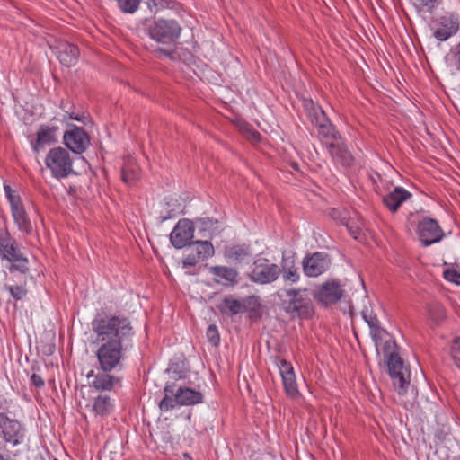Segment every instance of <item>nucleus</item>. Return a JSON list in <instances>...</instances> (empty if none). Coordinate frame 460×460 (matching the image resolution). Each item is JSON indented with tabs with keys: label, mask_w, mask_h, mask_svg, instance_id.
<instances>
[{
	"label": "nucleus",
	"mask_w": 460,
	"mask_h": 460,
	"mask_svg": "<svg viewBox=\"0 0 460 460\" xmlns=\"http://www.w3.org/2000/svg\"><path fill=\"white\" fill-rule=\"evenodd\" d=\"M121 177L124 182L133 183L139 177V168L132 161L127 162L122 167Z\"/></svg>",
	"instance_id": "c756f323"
},
{
	"label": "nucleus",
	"mask_w": 460,
	"mask_h": 460,
	"mask_svg": "<svg viewBox=\"0 0 460 460\" xmlns=\"http://www.w3.org/2000/svg\"><path fill=\"white\" fill-rule=\"evenodd\" d=\"M383 354L394 385L397 388L399 394H403L405 385H409L410 380L403 360L399 355L396 342L390 338L387 339L383 345Z\"/></svg>",
	"instance_id": "f03ea898"
},
{
	"label": "nucleus",
	"mask_w": 460,
	"mask_h": 460,
	"mask_svg": "<svg viewBox=\"0 0 460 460\" xmlns=\"http://www.w3.org/2000/svg\"><path fill=\"white\" fill-rule=\"evenodd\" d=\"M31 383L36 387H42L44 385V381L40 376L37 374H32L31 376Z\"/></svg>",
	"instance_id": "a18cd8bd"
},
{
	"label": "nucleus",
	"mask_w": 460,
	"mask_h": 460,
	"mask_svg": "<svg viewBox=\"0 0 460 460\" xmlns=\"http://www.w3.org/2000/svg\"><path fill=\"white\" fill-rule=\"evenodd\" d=\"M155 53L156 54H161V55H164L166 57H168L170 59L172 60H174L176 59V57H175V51L174 50H172V49H162V48H156L155 50H154Z\"/></svg>",
	"instance_id": "c03bdc74"
},
{
	"label": "nucleus",
	"mask_w": 460,
	"mask_h": 460,
	"mask_svg": "<svg viewBox=\"0 0 460 460\" xmlns=\"http://www.w3.org/2000/svg\"><path fill=\"white\" fill-rule=\"evenodd\" d=\"M330 215L334 220L348 226L349 217H348V212L345 209L333 208L331 211Z\"/></svg>",
	"instance_id": "e433bc0d"
},
{
	"label": "nucleus",
	"mask_w": 460,
	"mask_h": 460,
	"mask_svg": "<svg viewBox=\"0 0 460 460\" xmlns=\"http://www.w3.org/2000/svg\"><path fill=\"white\" fill-rule=\"evenodd\" d=\"M326 148L335 164H339L344 167H349L353 164L354 157L348 149L342 137L336 141L327 142Z\"/></svg>",
	"instance_id": "f3484780"
},
{
	"label": "nucleus",
	"mask_w": 460,
	"mask_h": 460,
	"mask_svg": "<svg viewBox=\"0 0 460 460\" xmlns=\"http://www.w3.org/2000/svg\"><path fill=\"white\" fill-rule=\"evenodd\" d=\"M45 164L51 175L58 180L67 178L75 173L70 154L61 146L53 147L48 152Z\"/></svg>",
	"instance_id": "39448f33"
},
{
	"label": "nucleus",
	"mask_w": 460,
	"mask_h": 460,
	"mask_svg": "<svg viewBox=\"0 0 460 460\" xmlns=\"http://www.w3.org/2000/svg\"><path fill=\"white\" fill-rule=\"evenodd\" d=\"M370 334L375 342L376 350L378 351V348L381 346L383 347L385 344V341H386L385 338L388 336V333L380 326V324H378L370 329Z\"/></svg>",
	"instance_id": "72a5a7b5"
},
{
	"label": "nucleus",
	"mask_w": 460,
	"mask_h": 460,
	"mask_svg": "<svg viewBox=\"0 0 460 460\" xmlns=\"http://www.w3.org/2000/svg\"><path fill=\"white\" fill-rule=\"evenodd\" d=\"M427 310L430 320L436 325H438L442 321L446 319V309L441 304L438 302H432L429 304L427 306Z\"/></svg>",
	"instance_id": "c85d7f7f"
},
{
	"label": "nucleus",
	"mask_w": 460,
	"mask_h": 460,
	"mask_svg": "<svg viewBox=\"0 0 460 460\" xmlns=\"http://www.w3.org/2000/svg\"><path fill=\"white\" fill-rule=\"evenodd\" d=\"M456 58L457 64H458V66L460 69V43L456 47Z\"/></svg>",
	"instance_id": "3c124183"
},
{
	"label": "nucleus",
	"mask_w": 460,
	"mask_h": 460,
	"mask_svg": "<svg viewBox=\"0 0 460 460\" xmlns=\"http://www.w3.org/2000/svg\"><path fill=\"white\" fill-rule=\"evenodd\" d=\"M49 460H58L57 458L49 457Z\"/></svg>",
	"instance_id": "864d4df0"
},
{
	"label": "nucleus",
	"mask_w": 460,
	"mask_h": 460,
	"mask_svg": "<svg viewBox=\"0 0 460 460\" xmlns=\"http://www.w3.org/2000/svg\"><path fill=\"white\" fill-rule=\"evenodd\" d=\"M147 4L151 10L158 11L170 7L171 0H147Z\"/></svg>",
	"instance_id": "a19ab883"
},
{
	"label": "nucleus",
	"mask_w": 460,
	"mask_h": 460,
	"mask_svg": "<svg viewBox=\"0 0 460 460\" xmlns=\"http://www.w3.org/2000/svg\"><path fill=\"white\" fill-rule=\"evenodd\" d=\"M110 372H102L94 375L93 370H91L86 375L87 378L93 377L91 386L97 391H111L117 386L121 385V378L109 374Z\"/></svg>",
	"instance_id": "a211bd4d"
},
{
	"label": "nucleus",
	"mask_w": 460,
	"mask_h": 460,
	"mask_svg": "<svg viewBox=\"0 0 460 460\" xmlns=\"http://www.w3.org/2000/svg\"><path fill=\"white\" fill-rule=\"evenodd\" d=\"M12 216L20 231L30 235L33 233V226L22 201L11 206Z\"/></svg>",
	"instance_id": "5701e85b"
},
{
	"label": "nucleus",
	"mask_w": 460,
	"mask_h": 460,
	"mask_svg": "<svg viewBox=\"0 0 460 460\" xmlns=\"http://www.w3.org/2000/svg\"><path fill=\"white\" fill-rule=\"evenodd\" d=\"M343 293L341 283L332 279L317 286L313 296L319 305L326 307L337 303Z\"/></svg>",
	"instance_id": "9d476101"
},
{
	"label": "nucleus",
	"mask_w": 460,
	"mask_h": 460,
	"mask_svg": "<svg viewBox=\"0 0 460 460\" xmlns=\"http://www.w3.org/2000/svg\"><path fill=\"white\" fill-rule=\"evenodd\" d=\"M0 437L5 443L16 447L24 442L26 429L18 420L0 412Z\"/></svg>",
	"instance_id": "6e6552de"
},
{
	"label": "nucleus",
	"mask_w": 460,
	"mask_h": 460,
	"mask_svg": "<svg viewBox=\"0 0 460 460\" xmlns=\"http://www.w3.org/2000/svg\"><path fill=\"white\" fill-rule=\"evenodd\" d=\"M279 373L282 378L285 393L290 399H297L300 393L297 388L296 375L291 363L285 359H279L278 363Z\"/></svg>",
	"instance_id": "dca6fc26"
},
{
	"label": "nucleus",
	"mask_w": 460,
	"mask_h": 460,
	"mask_svg": "<svg viewBox=\"0 0 460 460\" xmlns=\"http://www.w3.org/2000/svg\"><path fill=\"white\" fill-rule=\"evenodd\" d=\"M119 7L123 13H135L140 4V0H116Z\"/></svg>",
	"instance_id": "c9c22d12"
},
{
	"label": "nucleus",
	"mask_w": 460,
	"mask_h": 460,
	"mask_svg": "<svg viewBox=\"0 0 460 460\" xmlns=\"http://www.w3.org/2000/svg\"><path fill=\"white\" fill-rule=\"evenodd\" d=\"M362 316L370 329L380 324L378 318L376 314H373L372 311H368L367 309L364 310L362 312Z\"/></svg>",
	"instance_id": "ea45409f"
},
{
	"label": "nucleus",
	"mask_w": 460,
	"mask_h": 460,
	"mask_svg": "<svg viewBox=\"0 0 460 460\" xmlns=\"http://www.w3.org/2000/svg\"><path fill=\"white\" fill-rule=\"evenodd\" d=\"M0 460H6L3 454L0 453Z\"/></svg>",
	"instance_id": "603ef678"
},
{
	"label": "nucleus",
	"mask_w": 460,
	"mask_h": 460,
	"mask_svg": "<svg viewBox=\"0 0 460 460\" xmlns=\"http://www.w3.org/2000/svg\"><path fill=\"white\" fill-rule=\"evenodd\" d=\"M261 137V134L258 131H252L248 136L249 140L254 143L260 142Z\"/></svg>",
	"instance_id": "09e8293b"
},
{
	"label": "nucleus",
	"mask_w": 460,
	"mask_h": 460,
	"mask_svg": "<svg viewBox=\"0 0 460 460\" xmlns=\"http://www.w3.org/2000/svg\"><path fill=\"white\" fill-rule=\"evenodd\" d=\"M451 355L456 366L460 368V337L454 340L451 348Z\"/></svg>",
	"instance_id": "58836bf2"
},
{
	"label": "nucleus",
	"mask_w": 460,
	"mask_h": 460,
	"mask_svg": "<svg viewBox=\"0 0 460 460\" xmlns=\"http://www.w3.org/2000/svg\"><path fill=\"white\" fill-rule=\"evenodd\" d=\"M281 269L283 271L284 281L296 283L299 280L300 275L298 272V268L296 267L293 262L291 265L282 264Z\"/></svg>",
	"instance_id": "473e14b6"
},
{
	"label": "nucleus",
	"mask_w": 460,
	"mask_h": 460,
	"mask_svg": "<svg viewBox=\"0 0 460 460\" xmlns=\"http://www.w3.org/2000/svg\"><path fill=\"white\" fill-rule=\"evenodd\" d=\"M444 278L451 282L460 285V273L454 269H447L444 271Z\"/></svg>",
	"instance_id": "37998d69"
},
{
	"label": "nucleus",
	"mask_w": 460,
	"mask_h": 460,
	"mask_svg": "<svg viewBox=\"0 0 460 460\" xmlns=\"http://www.w3.org/2000/svg\"><path fill=\"white\" fill-rule=\"evenodd\" d=\"M207 338L210 341V343L214 346H217L220 341V336L216 325H209L207 329L206 332Z\"/></svg>",
	"instance_id": "4c0bfd02"
},
{
	"label": "nucleus",
	"mask_w": 460,
	"mask_h": 460,
	"mask_svg": "<svg viewBox=\"0 0 460 460\" xmlns=\"http://www.w3.org/2000/svg\"><path fill=\"white\" fill-rule=\"evenodd\" d=\"M283 310L293 317L310 319L314 314V304L307 288H288L284 290Z\"/></svg>",
	"instance_id": "7ed1b4c3"
},
{
	"label": "nucleus",
	"mask_w": 460,
	"mask_h": 460,
	"mask_svg": "<svg viewBox=\"0 0 460 460\" xmlns=\"http://www.w3.org/2000/svg\"><path fill=\"white\" fill-rule=\"evenodd\" d=\"M440 28L434 31V37L444 41L449 39L452 35L456 34L459 29L458 19L453 14L444 15L440 17Z\"/></svg>",
	"instance_id": "412c9836"
},
{
	"label": "nucleus",
	"mask_w": 460,
	"mask_h": 460,
	"mask_svg": "<svg viewBox=\"0 0 460 460\" xmlns=\"http://www.w3.org/2000/svg\"><path fill=\"white\" fill-rule=\"evenodd\" d=\"M349 231L350 232L351 235L355 238V239H358V234H359V229L358 228H356V229H353L352 227L350 226H347Z\"/></svg>",
	"instance_id": "8fccbe9b"
},
{
	"label": "nucleus",
	"mask_w": 460,
	"mask_h": 460,
	"mask_svg": "<svg viewBox=\"0 0 460 460\" xmlns=\"http://www.w3.org/2000/svg\"><path fill=\"white\" fill-rule=\"evenodd\" d=\"M281 269L275 263H271L266 258H259L252 263L251 271L248 273V278L251 281L266 285L270 284L278 279Z\"/></svg>",
	"instance_id": "0eeeda50"
},
{
	"label": "nucleus",
	"mask_w": 460,
	"mask_h": 460,
	"mask_svg": "<svg viewBox=\"0 0 460 460\" xmlns=\"http://www.w3.org/2000/svg\"><path fill=\"white\" fill-rule=\"evenodd\" d=\"M4 288L9 291L12 297L16 301L23 299L28 293L25 284L4 285Z\"/></svg>",
	"instance_id": "f704fd0d"
},
{
	"label": "nucleus",
	"mask_w": 460,
	"mask_h": 460,
	"mask_svg": "<svg viewBox=\"0 0 460 460\" xmlns=\"http://www.w3.org/2000/svg\"><path fill=\"white\" fill-rule=\"evenodd\" d=\"M58 130L57 126L40 125L36 134V139L31 142L32 149L39 153L46 145L56 143Z\"/></svg>",
	"instance_id": "aec40b11"
},
{
	"label": "nucleus",
	"mask_w": 460,
	"mask_h": 460,
	"mask_svg": "<svg viewBox=\"0 0 460 460\" xmlns=\"http://www.w3.org/2000/svg\"><path fill=\"white\" fill-rule=\"evenodd\" d=\"M304 273L310 278H315L327 271L331 265L329 255L325 252H314L303 260Z\"/></svg>",
	"instance_id": "f8f14e48"
},
{
	"label": "nucleus",
	"mask_w": 460,
	"mask_h": 460,
	"mask_svg": "<svg viewBox=\"0 0 460 460\" xmlns=\"http://www.w3.org/2000/svg\"><path fill=\"white\" fill-rule=\"evenodd\" d=\"M224 256L228 261L235 264H240L251 259L252 252L250 246L247 244H234L225 248Z\"/></svg>",
	"instance_id": "b1692460"
},
{
	"label": "nucleus",
	"mask_w": 460,
	"mask_h": 460,
	"mask_svg": "<svg viewBox=\"0 0 460 460\" xmlns=\"http://www.w3.org/2000/svg\"><path fill=\"white\" fill-rule=\"evenodd\" d=\"M411 193L402 187H395L393 191L383 197L384 205L393 213L396 212L400 206L411 198Z\"/></svg>",
	"instance_id": "4be33fe9"
},
{
	"label": "nucleus",
	"mask_w": 460,
	"mask_h": 460,
	"mask_svg": "<svg viewBox=\"0 0 460 460\" xmlns=\"http://www.w3.org/2000/svg\"><path fill=\"white\" fill-rule=\"evenodd\" d=\"M55 49H57L58 60L64 66L69 67L77 62L80 51L76 45L62 40L58 42Z\"/></svg>",
	"instance_id": "6ab92c4d"
},
{
	"label": "nucleus",
	"mask_w": 460,
	"mask_h": 460,
	"mask_svg": "<svg viewBox=\"0 0 460 460\" xmlns=\"http://www.w3.org/2000/svg\"><path fill=\"white\" fill-rule=\"evenodd\" d=\"M419 3L422 7H427L430 10L438 4V0H419Z\"/></svg>",
	"instance_id": "49530a36"
},
{
	"label": "nucleus",
	"mask_w": 460,
	"mask_h": 460,
	"mask_svg": "<svg viewBox=\"0 0 460 460\" xmlns=\"http://www.w3.org/2000/svg\"><path fill=\"white\" fill-rule=\"evenodd\" d=\"M65 119H66V116H65ZM67 119L77 120V121H82L84 123L87 117H85L84 115L79 116L78 114L72 112V113H67Z\"/></svg>",
	"instance_id": "de8ad7c7"
},
{
	"label": "nucleus",
	"mask_w": 460,
	"mask_h": 460,
	"mask_svg": "<svg viewBox=\"0 0 460 460\" xmlns=\"http://www.w3.org/2000/svg\"><path fill=\"white\" fill-rule=\"evenodd\" d=\"M194 235V225L192 221L183 218L178 221L170 234L172 244L176 249H181L187 245H190L191 239Z\"/></svg>",
	"instance_id": "ddd939ff"
},
{
	"label": "nucleus",
	"mask_w": 460,
	"mask_h": 460,
	"mask_svg": "<svg viewBox=\"0 0 460 460\" xmlns=\"http://www.w3.org/2000/svg\"><path fill=\"white\" fill-rule=\"evenodd\" d=\"M188 250V254L182 260L184 268L193 267L201 261H206L215 253L213 244L209 241H195Z\"/></svg>",
	"instance_id": "9b49d317"
},
{
	"label": "nucleus",
	"mask_w": 460,
	"mask_h": 460,
	"mask_svg": "<svg viewBox=\"0 0 460 460\" xmlns=\"http://www.w3.org/2000/svg\"><path fill=\"white\" fill-rule=\"evenodd\" d=\"M92 328L96 334V341L100 344L95 353L100 369L111 372L122 368L123 352L126 349L123 342L134 333L128 319L99 316L93 320Z\"/></svg>",
	"instance_id": "f257e3e1"
},
{
	"label": "nucleus",
	"mask_w": 460,
	"mask_h": 460,
	"mask_svg": "<svg viewBox=\"0 0 460 460\" xmlns=\"http://www.w3.org/2000/svg\"><path fill=\"white\" fill-rule=\"evenodd\" d=\"M210 273L216 276V282L224 286H234L238 283V272L235 269L226 266H212Z\"/></svg>",
	"instance_id": "393cba45"
},
{
	"label": "nucleus",
	"mask_w": 460,
	"mask_h": 460,
	"mask_svg": "<svg viewBox=\"0 0 460 460\" xmlns=\"http://www.w3.org/2000/svg\"><path fill=\"white\" fill-rule=\"evenodd\" d=\"M418 233L420 241L424 246L438 243L444 236V232L438 221L429 217L424 218L419 223Z\"/></svg>",
	"instance_id": "2eb2a0df"
},
{
	"label": "nucleus",
	"mask_w": 460,
	"mask_h": 460,
	"mask_svg": "<svg viewBox=\"0 0 460 460\" xmlns=\"http://www.w3.org/2000/svg\"><path fill=\"white\" fill-rule=\"evenodd\" d=\"M305 105L310 120L317 128L318 135L323 139L325 146L327 142L336 141L341 137L320 106L315 105L312 101L305 102Z\"/></svg>",
	"instance_id": "423d86ee"
},
{
	"label": "nucleus",
	"mask_w": 460,
	"mask_h": 460,
	"mask_svg": "<svg viewBox=\"0 0 460 460\" xmlns=\"http://www.w3.org/2000/svg\"><path fill=\"white\" fill-rule=\"evenodd\" d=\"M63 141L72 152L82 154L90 145V137L82 128L73 126L70 130L64 133Z\"/></svg>",
	"instance_id": "4468645a"
},
{
	"label": "nucleus",
	"mask_w": 460,
	"mask_h": 460,
	"mask_svg": "<svg viewBox=\"0 0 460 460\" xmlns=\"http://www.w3.org/2000/svg\"><path fill=\"white\" fill-rule=\"evenodd\" d=\"M181 28L173 20H158L148 28L149 36L157 42L174 41L181 34Z\"/></svg>",
	"instance_id": "1a4fd4ad"
},
{
	"label": "nucleus",
	"mask_w": 460,
	"mask_h": 460,
	"mask_svg": "<svg viewBox=\"0 0 460 460\" xmlns=\"http://www.w3.org/2000/svg\"><path fill=\"white\" fill-rule=\"evenodd\" d=\"M4 191L10 202V206L14 205V202L18 203L22 201L21 197L18 194H16L15 191L9 185L4 184Z\"/></svg>",
	"instance_id": "79ce46f5"
},
{
	"label": "nucleus",
	"mask_w": 460,
	"mask_h": 460,
	"mask_svg": "<svg viewBox=\"0 0 460 460\" xmlns=\"http://www.w3.org/2000/svg\"><path fill=\"white\" fill-rule=\"evenodd\" d=\"M173 386L174 385H166L164 388V394H165V396L164 397V399L160 402L159 403V407L162 411H169V410H172L174 408V405H175V398L172 399L170 395L171 394H173L174 395V390H173Z\"/></svg>",
	"instance_id": "2f4dec72"
},
{
	"label": "nucleus",
	"mask_w": 460,
	"mask_h": 460,
	"mask_svg": "<svg viewBox=\"0 0 460 460\" xmlns=\"http://www.w3.org/2000/svg\"><path fill=\"white\" fill-rule=\"evenodd\" d=\"M0 254L3 259L12 262L10 271L19 270L25 274L29 271L28 259L21 252L17 242L4 229H0Z\"/></svg>",
	"instance_id": "20e7f679"
},
{
	"label": "nucleus",
	"mask_w": 460,
	"mask_h": 460,
	"mask_svg": "<svg viewBox=\"0 0 460 460\" xmlns=\"http://www.w3.org/2000/svg\"><path fill=\"white\" fill-rule=\"evenodd\" d=\"M217 309L222 314L228 316L243 313L242 301L232 296H226L217 305Z\"/></svg>",
	"instance_id": "bb28decb"
},
{
	"label": "nucleus",
	"mask_w": 460,
	"mask_h": 460,
	"mask_svg": "<svg viewBox=\"0 0 460 460\" xmlns=\"http://www.w3.org/2000/svg\"><path fill=\"white\" fill-rule=\"evenodd\" d=\"M174 396L175 402L179 405H194L203 401V395L200 392L188 387H180Z\"/></svg>",
	"instance_id": "a878e982"
},
{
	"label": "nucleus",
	"mask_w": 460,
	"mask_h": 460,
	"mask_svg": "<svg viewBox=\"0 0 460 460\" xmlns=\"http://www.w3.org/2000/svg\"><path fill=\"white\" fill-rule=\"evenodd\" d=\"M243 312L247 311L259 314L261 309L260 298L256 296H250L242 300Z\"/></svg>",
	"instance_id": "7c9ffc66"
},
{
	"label": "nucleus",
	"mask_w": 460,
	"mask_h": 460,
	"mask_svg": "<svg viewBox=\"0 0 460 460\" xmlns=\"http://www.w3.org/2000/svg\"><path fill=\"white\" fill-rule=\"evenodd\" d=\"M113 408L112 400L108 395H98L93 402V411L98 416L109 415Z\"/></svg>",
	"instance_id": "cd10ccee"
}]
</instances>
